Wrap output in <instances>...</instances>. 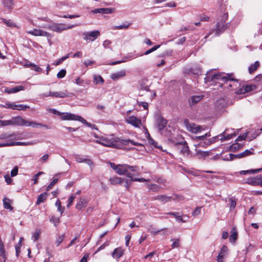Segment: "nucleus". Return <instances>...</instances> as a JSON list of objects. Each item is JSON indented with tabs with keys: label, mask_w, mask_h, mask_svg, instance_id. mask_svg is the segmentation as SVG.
I'll use <instances>...</instances> for the list:
<instances>
[{
	"label": "nucleus",
	"mask_w": 262,
	"mask_h": 262,
	"mask_svg": "<svg viewBox=\"0 0 262 262\" xmlns=\"http://www.w3.org/2000/svg\"><path fill=\"white\" fill-rule=\"evenodd\" d=\"M110 166L115 172L119 175H125L130 179V181L137 182H149V180L144 178H135V176H138L136 174L138 172L137 166H132L127 164L116 165L114 163H110Z\"/></svg>",
	"instance_id": "1"
},
{
	"label": "nucleus",
	"mask_w": 262,
	"mask_h": 262,
	"mask_svg": "<svg viewBox=\"0 0 262 262\" xmlns=\"http://www.w3.org/2000/svg\"><path fill=\"white\" fill-rule=\"evenodd\" d=\"M228 130V129H226L222 134L218 135L216 137H214L209 139H207V138L210 137L211 136L209 133H207L203 136H197L196 137V139L198 141H200V143L199 144L200 146L205 147L216 142L217 139H219V137H220V139L221 141H224L225 140L230 139L233 137L236 136V134L235 133L227 134V132Z\"/></svg>",
	"instance_id": "2"
},
{
	"label": "nucleus",
	"mask_w": 262,
	"mask_h": 262,
	"mask_svg": "<svg viewBox=\"0 0 262 262\" xmlns=\"http://www.w3.org/2000/svg\"><path fill=\"white\" fill-rule=\"evenodd\" d=\"M228 14L224 13L220 18L218 19L216 25V28L214 29L211 32L209 33V34L206 35L205 38H206L208 37V36L214 32L215 35L217 36L222 33L227 28V25L225 24V22L228 18Z\"/></svg>",
	"instance_id": "3"
},
{
	"label": "nucleus",
	"mask_w": 262,
	"mask_h": 262,
	"mask_svg": "<svg viewBox=\"0 0 262 262\" xmlns=\"http://www.w3.org/2000/svg\"><path fill=\"white\" fill-rule=\"evenodd\" d=\"M229 77L230 75L229 74L217 73L212 75L209 73L207 74V77L205 78V82L207 83L210 80L212 81L215 80H217L223 82L221 84V86H222L223 84H224L225 81L227 80L228 78H229Z\"/></svg>",
	"instance_id": "4"
},
{
	"label": "nucleus",
	"mask_w": 262,
	"mask_h": 262,
	"mask_svg": "<svg viewBox=\"0 0 262 262\" xmlns=\"http://www.w3.org/2000/svg\"><path fill=\"white\" fill-rule=\"evenodd\" d=\"M75 25L67 26L64 24L53 23L47 27L54 32L61 33L62 31L74 28Z\"/></svg>",
	"instance_id": "5"
},
{
	"label": "nucleus",
	"mask_w": 262,
	"mask_h": 262,
	"mask_svg": "<svg viewBox=\"0 0 262 262\" xmlns=\"http://www.w3.org/2000/svg\"><path fill=\"white\" fill-rule=\"evenodd\" d=\"M21 116H16L12 117L9 120H0V126H6L8 125L21 126Z\"/></svg>",
	"instance_id": "6"
},
{
	"label": "nucleus",
	"mask_w": 262,
	"mask_h": 262,
	"mask_svg": "<svg viewBox=\"0 0 262 262\" xmlns=\"http://www.w3.org/2000/svg\"><path fill=\"white\" fill-rule=\"evenodd\" d=\"M61 119L64 120H78L83 124L87 125L88 126H90V123H88L85 119L79 116L70 113H65L61 116Z\"/></svg>",
	"instance_id": "7"
},
{
	"label": "nucleus",
	"mask_w": 262,
	"mask_h": 262,
	"mask_svg": "<svg viewBox=\"0 0 262 262\" xmlns=\"http://www.w3.org/2000/svg\"><path fill=\"white\" fill-rule=\"evenodd\" d=\"M42 97H52L55 98H65L69 97L71 94L68 93L66 90L61 92H52L50 91L49 93H44L41 95Z\"/></svg>",
	"instance_id": "8"
},
{
	"label": "nucleus",
	"mask_w": 262,
	"mask_h": 262,
	"mask_svg": "<svg viewBox=\"0 0 262 262\" xmlns=\"http://www.w3.org/2000/svg\"><path fill=\"white\" fill-rule=\"evenodd\" d=\"M96 143L104 146L113 147L116 146L117 141L114 140L112 138L101 137L98 140L96 141Z\"/></svg>",
	"instance_id": "9"
},
{
	"label": "nucleus",
	"mask_w": 262,
	"mask_h": 262,
	"mask_svg": "<svg viewBox=\"0 0 262 262\" xmlns=\"http://www.w3.org/2000/svg\"><path fill=\"white\" fill-rule=\"evenodd\" d=\"M83 39L86 41H93L96 40L100 35V33L98 30L90 32H84L82 33Z\"/></svg>",
	"instance_id": "10"
},
{
	"label": "nucleus",
	"mask_w": 262,
	"mask_h": 262,
	"mask_svg": "<svg viewBox=\"0 0 262 262\" xmlns=\"http://www.w3.org/2000/svg\"><path fill=\"white\" fill-rule=\"evenodd\" d=\"M184 122L187 130L192 133L198 134L204 129L203 126L193 123H189L188 121H185Z\"/></svg>",
	"instance_id": "11"
},
{
	"label": "nucleus",
	"mask_w": 262,
	"mask_h": 262,
	"mask_svg": "<svg viewBox=\"0 0 262 262\" xmlns=\"http://www.w3.org/2000/svg\"><path fill=\"white\" fill-rule=\"evenodd\" d=\"M125 121L126 123L132 125L135 127L140 128L142 125L141 120L135 116L127 117L125 119Z\"/></svg>",
	"instance_id": "12"
},
{
	"label": "nucleus",
	"mask_w": 262,
	"mask_h": 262,
	"mask_svg": "<svg viewBox=\"0 0 262 262\" xmlns=\"http://www.w3.org/2000/svg\"><path fill=\"white\" fill-rule=\"evenodd\" d=\"M32 126L33 127L37 128L38 127H45L46 128L49 129V127L43 124L40 123H36L35 122L30 121L27 120H25L23 117L21 118V126Z\"/></svg>",
	"instance_id": "13"
},
{
	"label": "nucleus",
	"mask_w": 262,
	"mask_h": 262,
	"mask_svg": "<svg viewBox=\"0 0 262 262\" xmlns=\"http://www.w3.org/2000/svg\"><path fill=\"white\" fill-rule=\"evenodd\" d=\"M35 142H9L7 143H1V147L12 146H27L35 144Z\"/></svg>",
	"instance_id": "14"
},
{
	"label": "nucleus",
	"mask_w": 262,
	"mask_h": 262,
	"mask_svg": "<svg viewBox=\"0 0 262 262\" xmlns=\"http://www.w3.org/2000/svg\"><path fill=\"white\" fill-rule=\"evenodd\" d=\"M256 89V86L253 84H243L235 92L237 95L244 94Z\"/></svg>",
	"instance_id": "15"
},
{
	"label": "nucleus",
	"mask_w": 262,
	"mask_h": 262,
	"mask_svg": "<svg viewBox=\"0 0 262 262\" xmlns=\"http://www.w3.org/2000/svg\"><path fill=\"white\" fill-rule=\"evenodd\" d=\"M27 32L28 34H30L31 35H32L35 36H45V37H51V35L49 33H48V32L42 30H41V29H33L32 30L28 31Z\"/></svg>",
	"instance_id": "16"
},
{
	"label": "nucleus",
	"mask_w": 262,
	"mask_h": 262,
	"mask_svg": "<svg viewBox=\"0 0 262 262\" xmlns=\"http://www.w3.org/2000/svg\"><path fill=\"white\" fill-rule=\"evenodd\" d=\"M227 84V87H230L233 90L236 89L240 86L239 83L234 78L231 77L230 75L229 78H228L227 80L225 81L224 84Z\"/></svg>",
	"instance_id": "17"
},
{
	"label": "nucleus",
	"mask_w": 262,
	"mask_h": 262,
	"mask_svg": "<svg viewBox=\"0 0 262 262\" xmlns=\"http://www.w3.org/2000/svg\"><path fill=\"white\" fill-rule=\"evenodd\" d=\"M172 196H167L165 194H159L152 197L154 201L158 200L161 203L165 204L172 200Z\"/></svg>",
	"instance_id": "18"
},
{
	"label": "nucleus",
	"mask_w": 262,
	"mask_h": 262,
	"mask_svg": "<svg viewBox=\"0 0 262 262\" xmlns=\"http://www.w3.org/2000/svg\"><path fill=\"white\" fill-rule=\"evenodd\" d=\"M116 11L115 8H97L92 10L93 13L111 14Z\"/></svg>",
	"instance_id": "19"
},
{
	"label": "nucleus",
	"mask_w": 262,
	"mask_h": 262,
	"mask_svg": "<svg viewBox=\"0 0 262 262\" xmlns=\"http://www.w3.org/2000/svg\"><path fill=\"white\" fill-rule=\"evenodd\" d=\"M124 250L121 247H118L114 249L112 253V256L113 258L118 260L123 254Z\"/></svg>",
	"instance_id": "20"
},
{
	"label": "nucleus",
	"mask_w": 262,
	"mask_h": 262,
	"mask_svg": "<svg viewBox=\"0 0 262 262\" xmlns=\"http://www.w3.org/2000/svg\"><path fill=\"white\" fill-rule=\"evenodd\" d=\"M88 203V201L84 198H80L77 202L76 208L78 210H81L84 208Z\"/></svg>",
	"instance_id": "21"
},
{
	"label": "nucleus",
	"mask_w": 262,
	"mask_h": 262,
	"mask_svg": "<svg viewBox=\"0 0 262 262\" xmlns=\"http://www.w3.org/2000/svg\"><path fill=\"white\" fill-rule=\"evenodd\" d=\"M247 183L248 184L252 185L262 186V177L251 178L248 180V181Z\"/></svg>",
	"instance_id": "22"
},
{
	"label": "nucleus",
	"mask_w": 262,
	"mask_h": 262,
	"mask_svg": "<svg viewBox=\"0 0 262 262\" xmlns=\"http://www.w3.org/2000/svg\"><path fill=\"white\" fill-rule=\"evenodd\" d=\"M24 86L21 85H18L13 88L9 89L6 88L5 89V92L8 94L15 93L20 91L24 90Z\"/></svg>",
	"instance_id": "23"
},
{
	"label": "nucleus",
	"mask_w": 262,
	"mask_h": 262,
	"mask_svg": "<svg viewBox=\"0 0 262 262\" xmlns=\"http://www.w3.org/2000/svg\"><path fill=\"white\" fill-rule=\"evenodd\" d=\"M157 126L159 128V129L160 131H162L164 128H165L166 124H167V121L166 119H164L162 117H159L157 119Z\"/></svg>",
	"instance_id": "24"
},
{
	"label": "nucleus",
	"mask_w": 262,
	"mask_h": 262,
	"mask_svg": "<svg viewBox=\"0 0 262 262\" xmlns=\"http://www.w3.org/2000/svg\"><path fill=\"white\" fill-rule=\"evenodd\" d=\"M123 178L117 177L110 178V182L112 185L122 184L123 183Z\"/></svg>",
	"instance_id": "25"
},
{
	"label": "nucleus",
	"mask_w": 262,
	"mask_h": 262,
	"mask_svg": "<svg viewBox=\"0 0 262 262\" xmlns=\"http://www.w3.org/2000/svg\"><path fill=\"white\" fill-rule=\"evenodd\" d=\"M146 137L147 139L148 143L150 145L154 146L156 148L162 149V147L161 146L158 145V143L151 138L148 133H146Z\"/></svg>",
	"instance_id": "26"
},
{
	"label": "nucleus",
	"mask_w": 262,
	"mask_h": 262,
	"mask_svg": "<svg viewBox=\"0 0 262 262\" xmlns=\"http://www.w3.org/2000/svg\"><path fill=\"white\" fill-rule=\"evenodd\" d=\"M125 75V72L124 71H121L120 72L114 73L111 75V78L114 80H117L120 78H122Z\"/></svg>",
	"instance_id": "27"
},
{
	"label": "nucleus",
	"mask_w": 262,
	"mask_h": 262,
	"mask_svg": "<svg viewBox=\"0 0 262 262\" xmlns=\"http://www.w3.org/2000/svg\"><path fill=\"white\" fill-rule=\"evenodd\" d=\"M237 232L235 227H233L231 231V234L229 240L231 243H235L237 238Z\"/></svg>",
	"instance_id": "28"
},
{
	"label": "nucleus",
	"mask_w": 262,
	"mask_h": 262,
	"mask_svg": "<svg viewBox=\"0 0 262 262\" xmlns=\"http://www.w3.org/2000/svg\"><path fill=\"white\" fill-rule=\"evenodd\" d=\"M4 6L8 10H11L14 6L13 0H2Z\"/></svg>",
	"instance_id": "29"
},
{
	"label": "nucleus",
	"mask_w": 262,
	"mask_h": 262,
	"mask_svg": "<svg viewBox=\"0 0 262 262\" xmlns=\"http://www.w3.org/2000/svg\"><path fill=\"white\" fill-rule=\"evenodd\" d=\"M260 66L259 62L256 61L254 63H253L248 68V71L250 74L254 73L258 68Z\"/></svg>",
	"instance_id": "30"
},
{
	"label": "nucleus",
	"mask_w": 262,
	"mask_h": 262,
	"mask_svg": "<svg viewBox=\"0 0 262 262\" xmlns=\"http://www.w3.org/2000/svg\"><path fill=\"white\" fill-rule=\"evenodd\" d=\"M195 155L199 158H204L209 155L208 151H203L197 149L195 146Z\"/></svg>",
	"instance_id": "31"
},
{
	"label": "nucleus",
	"mask_w": 262,
	"mask_h": 262,
	"mask_svg": "<svg viewBox=\"0 0 262 262\" xmlns=\"http://www.w3.org/2000/svg\"><path fill=\"white\" fill-rule=\"evenodd\" d=\"M262 171V168L255 169H251L248 170H242L240 171V174L242 175L248 174L251 173H255L259 172Z\"/></svg>",
	"instance_id": "32"
},
{
	"label": "nucleus",
	"mask_w": 262,
	"mask_h": 262,
	"mask_svg": "<svg viewBox=\"0 0 262 262\" xmlns=\"http://www.w3.org/2000/svg\"><path fill=\"white\" fill-rule=\"evenodd\" d=\"M203 97L202 96L199 95V96H193L191 97V99L190 100L189 103L191 104H194L200 101Z\"/></svg>",
	"instance_id": "33"
},
{
	"label": "nucleus",
	"mask_w": 262,
	"mask_h": 262,
	"mask_svg": "<svg viewBox=\"0 0 262 262\" xmlns=\"http://www.w3.org/2000/svg\"><path fill=\"white\" fill-rule=\"evenodd\" d=\"M120 142L122 144L125 145H128L129 144L134 145H142V144L135 142L134 141L130 140H121Z\"/></svg>",
	"instance_id": "34"
},
{
	"label": "nucleus",
	"mask_w": 262,
	"mask_h": 262,
	"mask_svg": "<svg viewBox=\"0 0 262 262\" xmlns=\"http://www.w3.org/2000/svg\"><path fill=\"white\" fill-rule=\"evenodd\" d=\"M0 107L3 108H11L12 110H16V106L14 103L7 102L5 104H0Z\"/></svg>",
	"instance_id": "35"
},
{
	"label": "nucleus",
	"mask_w": 262,
	"mask_h": 262,
	"mask_svg": "<svg viewBox=\"0 0 262 262\" xmlns=\"http://www.w3.org/2000/svg\"><path fill=\"white\" fill-rule=\"evenodd\" d=\"M47 193H43L40 194L37 198V200L36 201V204L39 205L41 203L43 202L44 201L46 200V199L47 198Z\"/></svg>",
	"instance_id": "36"
},
{
	"label": "nucleus",
	"mask_w": 262,
	"mask_h": 262,
	"mask_svg": "<svg viewBox=\"0 0 262 262\" xmlns=\"http://www.w3.org/2000/svg\"><path fill=\"white\" fill-rule=\"evenodd\" d=\"M229 207L230 210H233L235 208L236 205V199L233 198H230L229 199Z\"/></svg>",
	"instance_id": "37"
},
{
	"label": "nucleus",
	"mask_w": 262,
	"mask_h": 262,
	"mask_svg": "<svg viewBox=\"0 0 262 262\" xmlns=\"http://www.w3.org/2000/svg\"><path fill=\"white\" fill-rule=\"evenodd\" d=\"M12 136H14V135L7 133H4L0 135V139L6 140L9 142V139H11Z\"/></svg>",
	"instance_id": "38"
},
{
	"label": "nucleus",
	"mask_w": 262,
	"mask_h": 262,
	"mask_svg": "<svg viewBox=\"0 0 262 262\" xmlns=\"http://www.w3.org/2000/svg\"><path fill=\"white\" fill-rule=\"evenodd\" d=\"M147 187L149 190L154 192H158L160 189V186L156 184H148Z\"/></svg>",
	"instance_id": "39"
},
{
	"label": "nucleus",
	"mask_w": 262,
	"mask_h": 262,
	"mask_svg": "<svg viewBox=\"0 0 262 262\" xmlns=\"http://www.w3.org/2000/svg\"><path fill=\"white\" fill-rule=\"evenodd\" d=\"M129 25H130L129 24H124L121 25L120 26H114L112 27V29L113 30L127 29L129 27Z\"/></svg>",
	"instance_id": "40"
},
{
	"label": "nucleus",
	"mask_w": 262,
	"mask_h": 262,
	"mask_svg": "<svg viewBox=\"0 0 262 262\" xmlns=\"http://www.w3.org/2000/svg\"><path fill=\"white\" fill-rule=\"evenodd\" d=\"M3 22L6 24L7 26L10 27H17L16 24L12 20H7L5 19H3Z\"/></svg>",
	"instance_id": "41"
},
{
	"label": "nucleus",
	"mask_w": 262,
	"mask_h": 262,
	"mask_svg": "<svg viewBox=\"0 0 262 262\" xmlns=\"http://www.w3.org/2000/svg\"><path fill=\"white\" fill-rule=\"evenodd\" d=\"M3 204H4V208L5 209H10V210L12 209V207H11V206L10 204L9 199H8L7 198L4 199H3Z\"/></svg>",
	"instance_id": "42"
},
{
	"label": "nucleus",
	"mask_w": 262,
	"mask_h": 262,
	"mask_svg": "<svg viewBox=\"0 0 262 262\" xmlns=\"http://www.w3.org/2000/svg\"><path fill=\"white\" fill-rule=\"evenodd\" d=\"M171 241H172L173 243L171 245L172 248H176L180 246V239L179 238H174L171 239Z\"/></svg>",
	"instance_id": "43"
},
{
	"label": "nucleus",
	"mask_w": 262,
	"mask_h": 262,
	"mask_svg": "<svg viewBox=\"0 0 262 262\" xmlns=\"http://www.w3.org/2000/svg\"><path fill=\"white\" fill-rule=\"evenodd\" d=\"M57 175H55L54 177V179L52 180V181L51 182V183L47 187V190H50L53 186L58 181V178H56Z\"/></svg>",
	"instance_id": "44"
},
{
	"label": "nucleus",
	"mask_w": 262,
	"mask_h": 262,
	"mask_svg": "<svg viewBox=\"0 0 262 262\" xmlns=\"http://www.w3.org/2000/svg\"><path fill=\"white\" fill-rule=\"evenodd\" d=\"M228 251V249L227 247L225 245H223L221 248L220 252L219 253L220 254L223 256H226Z\"/></svg>",
	"instance_id": "45"
},
{
	"label": "nucleus",
	"mask_w": 262,
	"mask_h": 262,
	"mask_svg": "<svg viewBox=\"0 0 262 262\" xmlns=\"http://www.w3.org/2000/svg\"><path fill=\"white\" fill-rule=\"evenodd\" d=\"M94 80L96 84H102L104 82V80L100 76L95 75L94 77Z\"/></svg>",
	"instance_id": "46"
},
{
	"label": "nucleus",
	"mask_w": 262,
	"mask_h": 262,
	"mask_svg": "<svg viewBox=\"0 0 262 262\" xmlns=\"http://www.w3.org/2000/svg\"><path fill=\"white\" fill-rule=\"evenodd\" d=\"M64 238V235L63 234L58 236L56 238V240L55 242V244H56V246H59L60 245V244L63 242Z\"/></svg>",
	"instance_id": "47"
},
{
	"label": "nucleus",
	"mask_w": 262,
	"mask_h": 262,
	"mask_svg": "<svg viewBox=\"0 0 262 262\" xmlns=\"http://www.w3.org/2000/svg\"><path fill=\"white\" fill-rule=\"evenodd\" d=\"M40 231L39 230L36 229L35 232H34L33 235H32V238L34 239V241H37L40 236Z\"/></svg>",
	"instance_id": "48"
},
{
	"label": "nucleus",
	"mask_w": 262,
	"mask_h": 262,
	"mask_svg": "<svg viewBox=\"0 0 262 262\" xmlns=\"http://www.w3.org/2000/svg\"><path fill=\"white\" fill-rule=\"evenodd\" d=\"M28 65L31 66V68H32V69L34 70L36 72H41L42 71V69L40 68H39L37 65L35 64L34 63H29V64H28Z\"/></svg>",
	"instance_id": "49"
},
{
	"label": "nucleus",
	"mask_w": 262,
	"mask_h": 262,
	"mask_svg": "<svg viewBox=\"0 0 262 262\" xmlns=\"http://www.w3.org/2000/svg\"><path fill=\"white\" fill-rule=\"evenodd\" d=\"M55 205L57 207L58 210L60 212L61 214H62L64 211V208L61 207V202H60L59 200L57 201V202L55 203Z\"/></svg>",
	"instance_id": "50"
},
{
	"label": "nucleus",
	"mask_w": 262,
	"mask_h": 262,
	"mask_svg": "<svg viewBox=\"0 0 262 262\" xmlns=\"http://www.w3.org/2000/svg\"><path fill=\"white\" fill-rule=\"evenodd\" d=\"M0 256L3 258V262H5L6 256L4 247L0 248Z\"/></svg>",
	"instance_id": "51"
},
{
	"label": "nucleus",
	"mask_w": 262,
	"mask_h": 262,
	"mask_svg": "<svg viewBox=\"0 0 262 262\" xmlns=\"http://www.w3.org/2000/svg\"><path fill=\"white\" fill-rule=\"evenodd\" d=\"M160 47V45L152 47V48H151L150 49H149L147 51H146L144 53V54L146 55H148V54L151 53V52H152L156 51V50H157Z\"/></svg>",
	"instance_id": "52"
},
{
	"label": "nucleus",
	"mask_w": 262,
	"mask_h": 262,
	"mask_svg": "<svg viewBox=\"0 0 262 262\" xmlns=\"http://www.w3.org/2000/svg\"><path fill=\"white\" fill-rule=\"evenodd\" d=\"M252 154V152L248 149L246 150L244 152L239 154L238 156L239 158L244 157L247 156H249Z\"/></svg>",
	"instance_id": "53"
},
{
	"label": "nucleus",
	"mask_w": 262,
	"mask_h": 262,
	"mask_svg": "<svg viewBox=\"0 0 262 262\" xmlns=\"http://www.w3.org/2000/svg\"><path fill=\"white\" fill-rule=\"evenodd\" d=\"M15 106L16 109L18 110H26L27 108H29V106L24 104H15Z\"/></svg>",
	"instance_id": "54"
},
{
	"label": "nucleus",
	"mask_w": 262,
	"mask_h": 262,
	"mask_svg": "<svg viewBox=\"0 0 262 262\" xmlns=\"http://www.w3.org/2000/svg\"><path fill=\"white\" fill-rule=\"evenodd\" d=\"M43 173H44L43 172L40 171L34 176V177L32 179V180L34 181V184H36L37 183L38 177Z\"/></svg>",
	"instance_id": "55"
},
{
	"label": "nucleus",
	"mask_w": 262,
	"mask_h": 262,
	"mask_svg": "<svg viewBox=\"0 0 262 262\" xmlns=\"http://www.w3.org/2000/svg\"><path fill=\"white\" fill-rule=\"evenodd\" d=\"M66 74V71L65 70H60L57 74L58 78H62L65 76Z\"/></svg>",
	"instance_id": "56"
},
{
	"label": "nucleus",
	"mask_w": 262,
	"mask_h": 262,
	"mask_svg": "<svg viewBox=\"0 0 262 262\" xmlns=\"http://www.w3.org/2000/svg\"><path fill=\"white\" fill-rule=\"evenodd\" d=\"M248 134V133H245L243 135L239 136L236 140L237 141H241L245 140L247 138Z\"/></svg>",
	"instance_id": "57"
},
{
	"label": "nucleus",
	"mask_w": 262,
	"mask_h": 262,
	"mask_svg": "<svg viewBox=\"0 0 262 262\" xmlns=\"http://www.w3.org/2000/svg\"><path fill=\"white\" fill-rule=\"evenodd\" d=\"M75 198V195H72L68 199V204L67 205V207H70L72 203H73V201Z\"/></svg>",
	"instance_id": "58"
},
{
	"label": "nucleus",
	"mask_w": 262,
	"mask_h": 262,
	"mask_svg": "<svg viewBox=\"0 0 262 262\" xmlns=\"http://www.w3.org/2000/svg\"><path fill=\"white\" fill-rule=\"evenodd\" d=\"M137 103L139 106H142L144 108V110L148 109V104L147 102L138 101Z\"/></svg>",
	"instance_id": "59"
},
{
	"label": "nucleus",
	"mask_w": 262,
	"mask_h": 262,
	"mask_svg": "<svg viewBox=\"0 0 262 262\" xmlns=\"http://www.w3.org/2000/svg\"><path fill=\"white\" fill-rule=\"evenodd\" d=\"M86 159V158L81 157L79 156H76L75 157L76 161L78 163H84Z\"/></svg>",
	"instance_id": "60"
},
{
	"label": "nucleus",
	"mask_w": 262,
	"mask_h": 262,
	"mask_svg": "<svg viewBox=\"0 0 262 262\" xmlns=\"http://www.w3.org/2000/svg\"><path fill=\"white\" fill-rule=\"evenodd\" d=\"M18 168L17 166L13 168L11 171V176L14 177L17 175L18 173Z\"/></svg>",
	"instance_id": "61"
},
{
	"label": "nucleus",
	"mask_w": 262,
	"mask_h": 262,
	"mask_svg": "<svg viewBox=\"0 0 262 262\" xmlns=\"http://www.w3.org/2000/svg\"><path fill=\"white\" fill-rule=\"evenodd\" d=\"M201 210V207H198L195 208L194 211L192 212V215H197L200 214Z\"/></svg>",
	"instance_id": "62"
},
{
	"label": "nucleus",
	"mask_w": 262,
	"mask_h": 262,
	"mask_svg": "<svg viewBox=\"0 0 262 262\" xmlns=\"http://www.w3.org/2000/svg\"><path fill=\"white\" fill-rule=\"evenodd\" d=\"M172 196V200H173L181 201L184 199V198L182 196L178 195L177 194H173Z\"/></svg>",
	"instance_id": "63"
},
{
	"label": "nucleus",
	"mask_w": 262,
	"mask_h": 262,
	"mask_svg": "<svg viewBox=\"0 0 262 262\" xmlns=\"http://www.w3.org/2000/svg\"><path fill=\"white\" fill-rule=\"evenodd\" d=\"M89 257V254L85 253L83 257L79 261V262H87Z\"/></svg>",
	"instance_id": "64"
}]
</instances>
